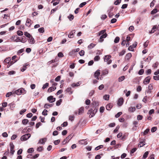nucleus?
Listing matches in <instances>:
<instances>
[{"mask_svg":"<svg viewBox=\"0 0 159 159\" xmlns=\"http://www.w3.org/2000/svg\"><path fill=\"white\" fill-rule=\"evenodd\" d=\"M26 93V91L23 88H21L17 90H16L13 93V94H16L17 95H20L21 94H24Z\"/></svg>","mask_w":159,"mask_h":159,"instance_id":"f257e3e1","label":"nucleus"},{"mask_svg":"<svg viewBox=\"0 0 159 159\" xmlns=\"http://www.w3.org/2000/svg\"><path fill=\"white\" fill-rule=\"evenodd\" d=\"M94 110L92 108H90L88 111L87 114H90L89 116V118H91L93 117L95 115V114L98 111L97 108H94Z\"/></svg>","mask_w":159,"mask_h":159,"instance_id":"f03ea898","label":"nucleus"},{"mask_svg":"<svg viewBox=\"0 0 159 159\" xmlns=\"http://www.w3.org/2000/svg\"><path fill=\"white\" fill-rule=\"evenodd\" d=\"M31 137V134L27 133L22 135L20 138V140L22 141H25L27 140Z\"/></svg>","mask_w":159,"mask_h":159,"instance_id":"7ed1b4c3","label":"nucleus"},{"mask_svg":"<svg viewBox=\"0 0 159 159\" xmlns=\"http://www.w3.org/2000/svg\"><path fill=\"white\" fill-rule=\"evenodd\" d=\"M74 135L73 134H71L68 136L65 139H64L62 142V144L64 145L67 142V140L69 139V140H70L73 137Z\"/></svg>","mask_w":159,"mask_h":159,"instance_id":"20e7f679","label":"nucleus"},{"mask_svg":"<svg viewBox=\"0 0 159 159\" xmlns=\"http://www.w3.org/2000/svg\"><path fill=\"white\" fill-rule=\"evenodd\" d=\"M18 60H4V62L7 63L8 64L7 67L9 68L11 66L16 62Z\"/></svg>","mask_w":159,"mask_h":159,"instance_id":"39448f33","label":"nucleus"},{"mask_svg":"<svg viewBox=\"0 0 159 159\" xmlns=\"http://www.w3.org/2000/svg\"><path fill=\"white\" fill-rule=\"evenodd\" d=\"M99 105V102L98 101H93V102L90 105V107L93 108H97Z\"/></svg>","mask_w":159,"mask_h":159,"instance_id":"423d86ee","label":"nucleus"},{"mask_svg":"<svg viewBox=\"0 0 159 159\" xmlns=\"http://www.w3.org/2000/svg\"><path fill=\"white\" fill-rule=\"evenodd\" d=\"M100 70H97L94 73V77L95 78H96V79L98 80H99V76L100 75Z\"/></svg>","mask_w":159,"mask_h":159,"instance_id":"0eeeda50","label":"nucleus"},{"mask_svg":"<svg viewBox=\"0 0 159 159\" xmlns=\"http://www.w3.org/2000/svg\"><path fill=\"white\" fill-rule=\"evenodd\" d=\"M151 77L149 76H147L143 80V83L144 84H148L150 82Z\"/></svg>","mask_w":159,"mask_h":159,"instance_id":"6e6552de","label":"nucleus"},{"mask_svg":"<svg viewBox=\"0 0 159 159\" xmlns=\"http://www.w3.org/2000/svg\"><path fill=\"white\" fill-rule=\"evenodd\" d=\"M107 36V34L105 33L104 34L102 35L100 37L99 39V41L100 42H102L104 39H103L106 38Z\"/></svg>","mask_w":159,"mask_h":159,"instance_id":"1a4fd4ad","label":"nucleus"},{"mask_svg":"<svg viewBox=\"0 0 159 159\" xmlns=\"http://www.w3.org/2000/svg\"><path fill=\"white\" fill-rule=\"evenodd\" d=\"M124 102V100L123 98H120L118 100L117 104L119 106H121Z\"/></svg>","mask_w":159,"mask_h":159,"instance_id":"9d476101","label":"nucleus"},{"mask_svg":"<svg viewBox=\"0 0 159 159\" xmlns=\"http://www.w3.org/2000/svg\"><path fill=\"white\" fill-rule=\"evenodd\" d=\"M31 130V129L28 127H26L24 128L23 130L22 131L21 133L23 134L25 133H29L30 132Z\"/></svg>","mask_w":159,"mask_h":159,"instance_id":"9b49d317","label":"nucleus"},{"mask_svg":"<svg viewBox=\"0 0 159 159\" xmlns=\"http://www.w3.org/2000/svg\"><path fill=\"white\" fill-rule=\"evenodd\" d=\"M142 140V141H140L138 144V146L140 148L143 147L145 144V139H143Z\"/></svg>","mask_w":159,"mask_h":159,"instance_id":"f8f14e48","label":"nucleus"},{"mask_svg":"<svg viewBox=\"0 0 159 159\" xmlns=\"http://www.w3.org/2000/svg\"><path fill=\"white\" fill-rule=\"evenodd\" d=\"M29 65V64L28 63H26L24 64L23 67L21 68V71L22 72L25 71L27 68V66Z\"/></svg>","mask_w":159,"mask_h":159,"instance_id":"ddd939ff","label":"nucleus"},{"mask_svg":"<svg viewBox=\"0 0 159 159\" xmlns=\"http://www.w3.org/2000/svg\"><path fill=\"white\" fill-rule=\"evenodd\" d=\"M108 73V71L107 69H106L104 70H103L102 72L101 75V76H104L106 75Z\"/></svg>","mask_w":159,"mask_h":159,"instance_id":"4468645a","label":"nucleus"},{"mask_svg":"<svg viewBox=\"0 0 159 159\" xmlns=\"http://www.w3.org/2000/svg\"><path fill=\"white\" fill-rule=\"evenodd\" d=\"M47 140V138H46L41 139L39 140L38 143H41V144L43 145L45 144V142Z\"/></svg>","mask_w":159,"mask_h":159,"instance_id":"2eb2a0df","label":"nucleus"},{"mask_svg":"<svg viewBox=\"0 0 159 159\" xmlns=\"http://www.w3.org/2000/svg\"><path fill=\"white\" fill-rule=\"evenodd\" d=\"M8 106L10 107V109L11 110H13L15 107V104L13 102H12L8 104Z\"/></svg>","mask_w":159,"mask_h":159,"instance_id":"dca6fc26","label":"nucleus"},{"mask_svg":"<svg viewBox=\"0 0 159 159\" xmlns=\"http://www.w3.org/2000/svg\"><path fill=\"white\" fill-rule=\"evenodd\" d=\"M31 25L30 19L29 18H27L25 25L30 27Z\"/></svg>","mask_w":159,"mask_h":159,"instance_id":"f3484780","label":"nucleus"},{"mask_svg":"<svg viewBox=\"0 0 159 159\" xmlns=\"http://www.w3.org/2000/svg\"><path fill=\"white\" fill-rule=\"evenodd\" d=\"M112 107V104L111 103L107 104L106 106V109L108 111L110 110Z\"/></svg>","mask_w":159,"mask_h":159,"instance_id":"a211bd4d","label":"nucleus"},{"mask_svg":"<svg viewBox=\"0 0 159 159\" xmlns=\"http://www.w3.org/2000/svg\"><path fill=\"white\" fill-rule=\"evenodd\" d=\"M75 30H72L68 35V37L69 38H72L73 37L74 35V34L75 33Z\"/></svg>","mask_w":159,"mask_h":159,"instance_id":"6ab92c4d","label":"nucleus"},{"mask_svg":"<svg viewBox=\"0 0 159 159\" xmlns=\"http://www.w3.org/2000/svg\"><path fill=\"white\" fill-rule=\"evenodd\" d=\"M86 139H82L80 140L79 141V143L80 144H84L85 145H86L87 144L88 142L85 141Z\"/></svg>","mask_w":159,"mask_h":159,"instance_id":"aec40b11","label":"nucleus"},{"mask_svg":"<svg viewBox=\"0 0 159 159\" xmlns=\"http://www.w3.org/2000/svg\"><path fill=\"white\" fill-rule=\"evenodd\" d=\"M56 89L55 87H51L49 88L48 90V92L50 93L52 91H54Z\"/></svg>","mask_w":159,"mask_h":159,"instance_id":"412c9836","label":"nucleus"},{"mask_svg":"<svg viewBox=\"0 0 159 159\" xmlns=\"http://www.w3.org/2000/svg\"><path fill=\"white\" fill-rule=\"evenodd\" d=\"M150 129L148 128L146 129L143 132H141V134H143V135L145 136L147 135L148 132H149Z\"/></svg>","mask_w":159,"mask_h":159,"instance_id":"4be33fe9","label":"nucleus"},{"mask_svg":"<svg viewBox=\"0 0 159 159\" xmlns=\"http://www.w3.org/2000/svg\"><path fill=\"white\" fill-rule=\"evenodd\" d=\"M21 38L20 39V42L23 43H25L27 41V39L26 38V37L25 36H23L21 37Z\"/></svg>","mask_w":159,"mask_h":159,"instance_id":"5701e85b","label":"nucleus"},{"mask_svg":"<svg viewBox=\"0 0 159 159\" xmlns=\"http://www.w3.org/2000/svg\"><path fill=\"white\" fill-rule=\"evenodd\" d=\"M29 38L30 39L29 41L30 43L33 44H34L35 43V40L32 36H31V37Z\"/></svg>","mask_w":159,"mask_h":159,"instance_id":"b1692460","label":"nucleus"},{"mask_svg":"<svg viewBox=\"0 0 159 159\" xmlns=\"http://www.w3.org/2000/svg\"><path fill=\"white\" fill-rule=\"evenodd\" d=\"M128 135V133H125L123 136H122L121 138V139L122 140H124L127 137Z\"/></svg>","mask_w":159,"mask_h":159,"instance_id":"393cba45","label":"nucleus"},{"mask_svg":"<svg viewBox=\"0 0 159 159\" xmlns=\"http://www.w3.org/2000/svg\"><path fill=\"white\" fill-rule=\"evenodd\" d=\"M149 151H147L145 152L143 154L142 158L143 159H145L147 158L149 154Z\"/></svg>","mask_w":159,"mask_h":159,"instance_id":"a878e982","label":"nucleus"},{"mask_svg":"<svg viewBox=\"0 0 159 159\" xmlns=\"http://www.w3.org/2000/svg\"><path fill=\"white\" fill-rule=\"evenodd\" d=\"M84 111V108L83 107H81L79 109L78 114L80 115Z\"/></svg>","mask_w":159,"mask_h":159,"instance_id":"bb28decb","label":"nucleus"},{"mask_svg":"<svg viewBox=\"0 0 159 159\" xmlns=\"http://www.w3.org/2000/svg\"><path fill=\"white\" fill-rule=\"evenodd\" d=\"M131 56L132 55L131 53H129L127 54L125 57V60H129Z\"/></svg>","mask_w":159,"mask_h":159,"instance_id":"cd10ccee","label":"nucleus"},{"mask_svg":"<svg viewBox=\"0 0 159 159\" xmlns=\"http://www.w3.org/2000/svg\"><path fill=\"white\" fill-rule=\"evenodd\" d=\"M52 98H53V96H50L47 98V100L50 103L53 102V99Z\"/></svg>","mask_w":159,"mask_h":159,"instance_id":"c85d7f7f","label":"nucleus"},{"mask_svg":"<svg viewBox=\"0 0 159 159\" xmlns=\"http://www.w3.org/2000/svg\"><path fill=\"white\" fill-rule=\"evenodd\" d=\"M125 78V76L123 75L120 77L118 78V81L119 82H121L124 80Z\"/></svg>","mask_w":159,"mask_h":159,"instance_id":"c756f323","label":"nucleus"},{"mask_svg":"<svg viewBox=\"0 0 159 159\" xmlns=\"http://www.w3.org/2000/svg\"><path fill=\"white\" fill-rule=\"evenodd\" d=\"M135 108L134 107H129L128 108V111H130L131 112H134L135 110Z\"/></svg>","mask_w":159,"mask_h":159,"instance_id":"7c9ffc66","label":"nucleus"},{"mask_svg":"<svg viewBox=\"0 0 159 159\" xmlns=\"http://www.w3.org/2000/svg\"><path fill=\"white\" fill-rule=\"evenodd\" d=\"M29 120L27 119H24L22 120V123L23 125H26L29 123Z\"/></svg>","mask_w":159,"mask_h":159,"instance_id":"2f4dec72","label":"nucleus"},{"mask_svg":"<svg viewBox=\"0 0 159 159\" xmlns=\"http://www.w3.org/2000/svg\"><path fill=\"white\" fill-rule=\"evenodd\" d=\"M106 31V30H102L98 32V36H100L102 35V34H104L105 33Z\"/></svg>","mask_w":159,"mask_h":159,"instance_id":"473e14b6","label":"nucleus"},{"mask_svg":"<svg viewBox=\"0 0 159 159\" xmlns=\"http://www.w3.org/2000/svg\"><path fill=\"white\" fill-rule=\"evenodd\" d=\"M58 60H50L49 61H48L47 64L48 65H52V64H53V63H54L55 62H57Z\"/></svg>","mask_w":159,"mask_h":159,"instance_id":"72a5a7b5","label":"nucleus"},{"mask_svg":"<svg viewBox=\"0 0 159 159\" xmlns=\"http://www.w3.org/2000/svg\"><path fill=\"white\" fill-rule=\"evenodd\" d=\"M95 46V44L94 43H91L88 46V48L89 49H91L93 48Z\"/></svg>","mask_w":159,"mask_h":159,"instance_id":"f704fd0d","label":"nucleus"},{"mask_svg":"<svg viewBox=\"0 0 159 159\" xmlns=\"http://www.w3.org/2000/svg\"><path fill=\"white\" fill-rule=\"evenodd\" d=\"M62 102V100L61 99H60L59 100L57 101L56 103V105L57 106H59L61 104V102Z\"/></svg>","mask_w":159,"mask_h":159,"instance_id":"c9c22d12","label":"nucleus"},{"mask_svg":"<svg viewBox=\"0 0 159 159\" xmlns=\"http://www.w3.org/2000/svg\"><path fill=\"white\" fill-rule=\"evenodd\" d=\"M13 92H8L6 94V97L7 98L9 97L11 95H13L14 94H13Z\"/></svg>","mask_w":159,"mask_h":159,"instance_id":"e433bc0d","label":"nucleus"},{"mask_svg":"<svg viewBox=\"0 0 159 159\" xmlns=\"http://www.w3.org/2000/svg\"><path fill=\"white\" fill-rule=\"evenodd\" d=\"M158 12V10L157 9L154 8L153 9L151 12V14L152 15Z\"/></svg>","mask_w":159,"mask_h":159,"instance_id":"4c0bfd02","label":"nucleus"},{"mask_svg":"<svg viewBox=\"0 0 159 159\" xmlns=\"http://www.w3.org/2000/svg\"><path fill=\"white\" fill-rule=\"evenodd\" d=\"M103 98L105 100L108 101L109 99V95L106 94L103 96Z\"/></svg>","mask_w":159,"mask_h":159,"instance_id":"58836bf2","label":"nucleus"},{"mask_svg":"<svg viewBox=\"0 0 159 159\" xmlns=\"http://www.w3.org/2000/svg\"><path fill=\"white\" fill-rule=\"evenodd\" d=\"M24 35L26 36V37L30 38L31 37V35L30 34L28 33L27 32H24Z\"/></svg>","mask_w":159,"mask_h":159,"instance_id":"ea45409f","label":"nucleus"},{"mask_svg":"<svg viewBox=\"0 0 159 159\" xmlns=\"http://www.w3.org/2000/svg\"><path fill=\"white\" fill-rule=\"evenodd\" d=\"M49 83H46L45 84H44L42 87V89H44L46 88L48 86Z\"/></svg>","mask_w":159,"mask_h":159,"instance_id":"a19ab883","label":"nucleus"},{"mask_svg":"<svg viewBox=\"0 0 159 159\" xmlns=\"http://www.w3.org/2000/svg\"><path fill=\"white\" fill-rule=\"evenodd\" d=\"M38 31L40 33H43L44 32V29L43 27H41L38 29Z\"/></svg>","mask_w":159,"mask_h":159,"instance_id":"79ce46f5","label":"nucleus"},{"mask_svg":"<svg viewBox=\"0 0 159 159\" xmlns=\"http://www.w3.org/2000/svg\"><path fill=\"white\" fill-rule=\"evenodd\" d=\"M67 17L70 21H71L73 19L74 16L72 14H70L69 16H67Z\"/></svg>","mask_w":159,"mask_h":159,"instance_id":"37998d69","label":"nucleus"},{"mask_svg":"<svg viewBox=\"0 0 159 159\" xmlns=\"http://www.w3.org/2000/svg\"><path fill=\"white\" fill-rule=\"evenodd\" d=\"M111 57V56L110 55H105L104 58V60H109Z\"/></svg>","mask_w":159,"mask_h":159,"instance_id":"c03bdc74","label":"nucleus"},{"mask_svg":"<svg viewBox=\"0 0 159 159\" xmlns=\"http://www.w3.org/2000/svg\"><path fill=\"white\" fill-rule=\"evenodd\" d=\"M103 145H100L96 147L95 148V150L96 151L98 150L99 149H100L102 148H103Z\"/></svg>","mask_w":159,"mask_h":159,"instance_id":"a18cd8bd","label":"nucleus"},{"mask_svg":"<svg viewBox=\"0 0 159 159\" xmlns=\"http://www.w3.org/2000/svg\"><path fill=\"white\" fill-rule=\"evenodd\" d=\"M122 112H119L117 113L115 115V117L116 118H118L122 114Z\"/></svg>","mask_w":159,"mask_h":159,"instance_id":"49530a36","label":"nucleus"},{"mask_svg":"<svg viewBox=\"0 0 159 159\" xmlns=\"http://www.w3.org/2000/svg\"><path fill=\"white\" fill-rule=\"evenodd\" d=\"M120 128V126L119 125H117L116 126L115 129H114V130L113 131V133H115L117 132H118L119 129Z\"/></svg>","mask_w":159,"mask_h":159,"instance_id":"de8ad7c7","label":"nucleus"},{"mask_svg":"<svg viewBox=\"0 0 159 159\" xmlns=\"http://www.w3.org/2000/svg\"><path fill=\"white\" fill-rule=\"evenodd\" d=\"M80 49L79 48H77L75 49L74 50H73L71 52H70V54H72V53L75 52H78L79 51Z\"/></svg>","mask_w":159,"mask_h":159,"instance_id":"09e8293b","label":"nucleus"},{"mask_svg":"<svg viewBox=\"0 0 159 159\" xmlns=\"http://www.w3.org/2000/svg\"><path fill=\"white\" fill-rule=\"evenodd\" d=\"M17 34L18 36H22L23 34L22 31L20 30H18L17 31Z\"/></svg>","mask_w":159,"mask_h":159,"instance_id":"8fccbe9b","label":"nucleus"},{"mask_svg":"<svg viewBox=\"0 0 159 159\" xmlns=\"http://www.w3.org/2000/svg\"><path fill=\"white\" fill-rule=\"evenodd\" d=\"M34 151L33 148H29L27 150V152L28 153H31Z\"/></svg>","mask_w":159,"mask_h":159,"instance_id":"3c124183","label":"nucleus"},{"mask_svg":"<svg viewBox=\"0 0 159 159\" xmlns=\"http://www.w3.org/2000/svg\"><path fill=\"white\" fill-rule=\"evenodd\" d=\"M16 72L14 70H11L8 72V74L10 75H14L16 74Z\"/></svg>","mask_w":159,"mask_h":159,"instance_id":"603ef678","label":"nucleus"},{"mask_svg":"<svg viewBox=\"0 0 159 159\" xmlns=\"http://www.w3.org/2000/svg\"><path fill=\"white\" fill-rule=\"evenodd\" d=\"M149 43V41L148 40H147L143 44V46L144 48H146Z\"/></svg>","mask_w":159,"mask_h":159,"instance_id":"864d4df0","label":"nucleus"},{"mask_svg":"<svg viewBox=\"0 0 159 159\" xmlns=\"http://www.w3.org/2000/svg\"><path fill=\"white\" fill-rule=\"evenodd\" d=\"M121 2V0H116L114 2V4L116 5H118Z\"/></svg>","mask_w":159,"mask_h":159,"instance_id":"5fc2aeb1","label":"nucleus"},{"mask_svg":"<svg viewBox=\"0 0 159 159\" xmlns=\"http://www.w3.org/2000/svg\"><path fill=\"white\" fill-rule=\"evenodd\" d=\"M48 112V110H46V109H44L42 112V114L44 116H46L48 115L47 113H46V112Z\"/></svg>","mask_w":159,"mask_h":159,"instance_id":"6e6d98bb","label":"nucleus"},{"mask_svg":"<svg viewBox=\"0 0 159 159\" xmlns=\"http://www.w3.org/2000/svg\"><path fill=\"white\" fill-rule=\"evenodd\" d=\"M157 129V127L156 126L153 127H152L151 129V131L152 133H154L155 132Z\"/></svg>","mask_w":159,"mask_h":159,"instance_id":"4d7b16f0","label":"nucleus"},{"mask_svg":"<svg viewBox=\"0 0 159 159\" xmlns=\"http://www.w3.org/2000/svg\"><path fill=\"white\" fill-rule=\"evenodd\" d=\"M120 38L118 37H116L115 39L114 42L115 43H117L119 42Z\"/></svg>","mask_w":159,"mask_h":159,"instance_id":"13d9d810","label":"nucleus"},{"mask_svg":"<svg viewBox=\"0 0 159 159\" xmlns=\"http://www.w3.org/2000/svg\"><path fill=\"white\" fill-rule=\"evenodd\" d=\"M105 110V108L104 107L102 106L100 107V112L101 113H102L104 112Z\"/></svg>","mask_w":159,"mask_h":159,"instance_id":"bf43d9fd","label":"nucleus"},{"mask_svg":"<svg viewBox=\"0 0 159 159\" xmlns=\"http://www.w3.org/2000/svg\"><path fill=\"white\" fill-rule=\"evenodd\" d=\"M42 125V124L40 122H38L36 123L35 127L36 129H38L40 126H41Z\"/></svg>","mask_w":159,"mask_h":159,"instance_id":"052dcab7","label":"nucleus"},{"mask_svg":"<svg viewBox=\"0 0 159 159\" xmlns=\"http://www.w3.org/2000/svg\"><path fill=\"white\" fill-rule=\"evenodd\" d=\"M60 139H57L54 141L53 143L55 145H57L60 143Z\"/></svg>","mask_w":159,"mask_h":159,"instance_id":"680f3d73","label":"nucleus"},{"mask_svg":"<svg viewBox=\"0 0 159 159\" xmlns=\"http://www.w3.org/2000/svg\"><path fill=\"white\" fill-rule=\"evenodd\" d=\"M144 72V70L143 69L140 70L139 71L138 74L139 75H141L143 74Z\"/></svg>","mask_w":159,"mask_h":159,"instance_id":"e2e57ef3","label":"nucleus"},{"mask_svg":"<svg viewBox=\"0 0 159 159\" xmlns=\"http://www.w3.org/2000/svg\"><path fill=\"white\" fill-rule=\"evenodd\" d=\"M108 15L110 18H112L114 16V14L111 12H108Z\"/></svg>","mask_w":159,"mask_h":159,"instance_id":"0e129e2a","label":"nucleus"},{"mask_svg":"<svg viewBox=\"0 0 159 159\" xmlns=\"http://www.w3.org/2000/svg\"><path fill=\"white\" fill-rule=\"evenodd\" d=\"M115 125L116 124L115 123H111L108 125L109 127H113L115 126Z\"/></svg>","mask_w":159,"mask_h":159,"instance_id":"69168bd1","label":"nucleus"},{"mask_svg":"<svg viewBox=\"0 0 159 159\" xmlns=\"http://www.w3.org/2000/svg\"><path fill=\"white\" fill-rule=\"evenodd\" d=\"M26 111V109H24L21 110L19 112V113L20 115H22L24 113H25Z\"/></svg>","mask_w":159,"mask_h":159,"instance_id":"338daca9","label":"nucleus"},{"mask_svg":"<svg viewBox=\"0 0 159 159\" xmlns=\"http://www.w3.org/2000/svg\"><path fill=\"white\" fill-rule=\"evenodd\" d=\"M153 78L154 80H159V75L154 76L153 77Z\"/></svg>","mask_w":159,"mask_h":159,"instance_id":"774afa93","label":"nucleus"}]
</instances>
